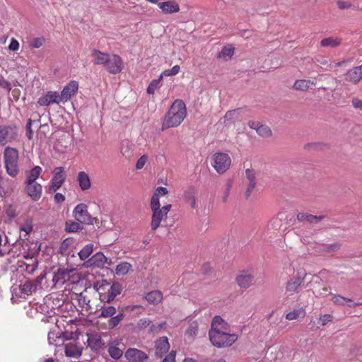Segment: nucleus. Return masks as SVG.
<instances>
[{"mask_svg":"<svg viewBox=\"0 0 362 362\" xmlns=\"http://www.w3.org/2000/svg\"><path fill=\"white\" fill-rule=\"evenodd\" d=\"M229 325L219 316H215L211 322L209 332L211 344L217 348H224L231 346L238 339L235 334H229Z\"/></svg>","mask_w":362,"mask_h":362,"instance_id":"f257e3e1","label":"nucleus"},{"mask_svg":"<svg viewBox=\"0 0 362 362\" xmlns=\"http://www.w3.org/2000/svg\"><path fill=\"white\" fill-rule=\"evenodd\" d=\"M187 116V108L181 99L175 100L166 113L162 124V130L178 127Z\"/></svg>","mask_w":362,"mask_h":362,"instance_id":"f03ea898","label":"nucleus"},{"mask_svg":"<svg viewBox=\"0 0 362 362\" xmlns=\"http://www.w3.org/2000/svg\"><path fill=\"white\" fill-rule=\"evenodd\" d=\"M95 287L98 292L100 300L103 303L112 302L122 291V286L119 283L111 284L106 280L97 283Z\"/></svg>","mask_w":362,"mask_h":362,"instance_id":"7ed1b4c3","label":"nucleus"},{"mask_svg":"<svg viewBox=\"0 0 362 362\" xmlns=\"http://www.w3.org/2000/svg\"><path fill=\"white\" fill-rule=\"evenodd\" d=\"M5 168L8 175L15 177L19 173V153L13 147L7 146L4 151Z\"/></svg>","mask_w":362,"mask_h":362,"instance_id":"20e7f679","label":"nucleus"},{"mask_svg":"<svg viewBox=\"0 0 362 362\" xmlns=\"http://www.w3.org/2000/svg\"><path fill=\"white\" fill-rule=\"evenodd\" d=\"M211 165L218 174L225 173L231 165V159L225 153H215L211 157Z\"/></svg>","mask_w":362,"mask_h":362,"instance_id":"39448f33","label":"nucleus"},{"mask_svg":"<svg viewBox=\"0 0 362 362\" xmlns=\"http://www.w3.org/2000/svg\"><path fill=\"white\" fill-rule=\"evenodd\" d=\"M18 136L15 125H0V144L4 146L12 142Z\"/></svg>","mask_w":362,"mask_h":362,"instance_id":"423d86ee","label":"nucleus"},{"mask_svg":"<svg viewBox=\"0 0 362 362\" xmlns=\"http://www.w3.org/2000/svg\"><path fill=\"white\" fill-rule=\"evenodd\" d=\"M66 178L64 168L63 167H57L53 170V177L50 181L49 192H55L58 190Z\"/></svg>","mask_w":362,"mask_h":362,"instance_id":"0eeeda50","label":"nucleus"},{"mask_svg":"<svg viewBox=\"0 0 362 362\" xmlns=\"http://www.w3.org/2000/svg\"><path fill=\"white\" fill-rule=\"evenodd\" d=\"M306 276L305 271L298 270L296 275L291 277L286 284L285 289L290 293L296 292L299 286L304 282Z\"/></svg>","mask_w":362,"mask_h":362,"instance_id":"6e6552de","label":"nucleus"},{"mask_svg":"<svg viewBox=\"0 0 362 362\" xmlns=\"http://www.w3.org/2000/svg\"><path fill=\"white\" fill-rule=\"evenodd\" d=\"M75 219L80 223H91L92 217L88 211V206L85 204H78L73 211Z\"/></svg>","mask_w":362,"mask_h":362,"instance_id":"1a4fd4ad","label":"nucleus"},{"mask_svg":"<svg viewBox=\"0 0 362 362\" xmlns=\"http://www.w3.org/2000/svg\"><path fill=\"white\" fill-rule=\"evenodd\" d=\"M107 61L108 62L106 63L105 67L109 73L117 74L122 71L123 69V61L119 55H110Z\"/></svg>","mask_w":362,"mask_h":362,"instance_id":"9d476101","label":"nucleus"},{"mask_svg":"<svg viewBox=\"0 0 362 362\" xmlns=\"http://www.w3.org/2000/svg\"><path fill=\"white\" fill-rule=\"evenodd\" d=\"M255 276L248 271H241L235 277V281L241 288H247L253 284Z\"/></svg>","mask_w":362,"mask_h":362,"instance_id":"9b49d317","label":"nucleus"},{"mask_svg":"<svg viewBox=\"0 0 362 362\" xmlns=\"http://www.w3.org/2000/svg\"><path fill=\"white\" fill-rule=\"evenodd\" d=\"M125 358L130 362H146L148 356V355L137 349H128L124 353Z\"/></svg>","mask_w":362,"mask_h":362,"instance_id":"f8f14e48","label":"nucleus"},{"mask_svg":"<svg viewBox=\"0 0 362 362\" xmlns=\"http://www.w3.org/2000/svg\"><path fill=\"white\" fill-rule=\"evenodd\" d=\"M78 89V83L76 81H71L65 86L59 94L62 103H66L69 100L72 95L76 94Z\"/></svg>","mask_w":362,"mask_h":362,"instance_id":"ddd939ff","label":"nucleus"},{"mask_svg":"<svg viewBox=\"0 0 362 362\" xmlns=\"http://www.w3.org/2000/svg\"><path fill=\"white\" fill-rule=\"evenodd\" d=\"M151 208L153 211L151 228L156 230L158 228V187L155 189L151 198Z\"/></svg>","mask_w":362,"mask_h":362,"instance_id":"4468645a","label":"nucleus"},{"mask_svg":"<svg viewBox=\"0 0 362 362\" xmlns=\"http://www.w3.org/2000/svg\"><path fill=\"white\" fill-rule=\"evenodd\" d=\"M62 103L59 94L57 91H48L46 94L40 96L37 100V103L40 106H49L51 104Z\"/></svg>","mask_w":362,"mask_h":362,"instance_id":"2eb2a0df","label":"nucleus"},{"mask_svg":"<svg viewBox=\"0 0 362 362\" xmlns=\"http://www.w3.org/2000/svg\"><path fill=\"white\" fill-rule=\"evenodd\" d=\"M25 191L32 200L38 201L42 193V187L37 182L25 183Z\"/></svg>","mask_w":362,"mask_h":362,"instance_id":"dca6fc26","label":"nucleus"},{"mask_svg":"<svg viewBox=\"0 0 362 362\" xmlns=\"http://www.w3.org/2000/svg\"><path fill=\"white\" fill-rule=\"evenodd\" d=\"M362 78V64L349 69L344 74L346 81L352 84H357Z\"/></svg>","mask_w":362,"mask_h":362,"instance_id":"f3484780","label":"nucleus"},{"mask_svg":"<svg viewBox=\"0 0 362 362\" xmlns=\"http://www.w3.org/2000/svg\"><path fill=\"white\" fill-rule=\"evenodd\" d=\"M197 189L193 186L188 187L183 192V199L185 202L192 209L197 207Z\"/></svg>","mask_w":362,"mask_h":362,"instance_id":"a211bd4d","label":"nucleus"},{"mask_svg":"<svg viewBox=\"0 0 362 362\" xmlns=\"http://www.w3.org/2000/svg\"><path fill=\"white\" fill-rule=\"evenodd\" d=\"M107 262V258L102 252L95 253L86 262V266H93L95 267L102 268Z\"/></svg>","mask_w":362,"mask_h":362,"instance_id":"6ab92c4d","label":"nucleus"},{"mask_svg":"<svg viewBox=\"0 0 362 362\" xmlns=\"http://www.w3.org/2000/svg\"><path fill=\"white\" fill-rule=\"evenodd\" d=\"M248 126L251 129H255L257 133L262 137H269L272 136V131L267 125L260 124L257 122L250 121L248 122Z\"/></svg>","mask_w":362,"mask_h":362,"instance_id":"aec40b11","label":"nucleus"},{"mask_svg":"<svg viewBox=\"0 0 362 362\" xmlns=\"http://www.w3.org/2000/svg\"><path fill=\"white\" fill-rule=\"evenodd\" d=\"M65 354L68 357L78 358L81 355L82 348L76 342H69L64 345Z\"/></svg>","mask_w":362,"mask_h":362,"instance_id":"412c9836","label":"nucleus"},{"mask_svg":"<svg viewBox=\"0 0 362 362\" xmlns=\"http://www.w3.org/2000/svg\"><path fill=\"white\" fill-rule=\"evenodd\" d=\"M160 9L166 14L177 13L180 11L179 4L175 1L160 2Z\"/></svg>","mask_w":362,"mask_h":362,"instance_id":"4be33fe9","label":"nucleus"},{"mask_svg":"<svg viewBox=\"0 0 362 362\" xmlns=\"http://www.w3.org/2000/svg\"><path fill=\"white\" fill-rule=\"evenodd\" d=\"M76 180L81 190L86 191L91 187L90 177L87 173L80 171L78 173Z\"/></svg>","mask_w":362,"mask_h":362,"instance_id":"5701e85b","label":"nucleus"},{"mask_svg":"<svg viewBox=\"0 0 362 362\" xmlns=\"http://www.w3.org/2000/svg\"><path fill=\"white\" fill-rule=\"evenodd\" d=\"M172 207L171 204H167L162 208H160V225L163 223V226H173L174 223V220L171 218H168V214L170 211Z\"/></svg>","mask_w":362,"mask_h":362,"instance_id":"b1692460","label":"nucleus"},{"mask_svg":"<svg viewBox=\"0 0 362 362\" xmlns=\"http://www.w3.org/2000/svg\"><path fill=\"white\" fill-rule=\"evenodd\" d=\"M92 57L93 58V63L96 65H106L108 62L107 59L110 54L104 53L98 49H93L92 51Z\"/></svg>","mask_w":362,"mask_h":362,"instance_id":"393cba45","label":"nucleus"},{"mask_svg":"<svg viewBox=\"0 0 362 362\" xmlns=\"http://www.w3.org/2000/svg\"><path fill=\"white\" fill-rule=\"evenodd\" d=\"M325 218L324 216H314L308 213H299L297 215V219L299 221L315 223L321 221Z\"/></svg>","mask_w":362,"mask_h":362,"instance_id":"a878e982","label":"nucleus"},{"mask_svg":"<svg viewBox=\"0 0 362 362\" xmlns=\"http://www.w3.org/2000/svg\"><path fill=\"white\" fill-rule=\"evenodd\" d=\"M315 86V83L306 79L296 80L293 84V88L297 90L306 91L308 89H312Z\"/></svg>","mask_w":362,"mask_h":362,"instance_id":"bb28decb","label":"nucleus"},{"mask_svg":"<svg viewBox=\"0 0 362 362\" xmlns=\"http://www.w3.org/2000/svg\"><path fill=\"white\" fill-rule=\"evenodd\" d=\"M42 168L40 166H35L30 170L26 172V180L25 183L37 182L36 180L40 176Z\"/></svg>","mask_w":362,"mask_h":362,"instance_id":"cd10ccee","label":"nucleus"},{"mask_svg":"<svg viewBox=\"0 0 362 362\" xmlns=\"http://www.w3.org/2000/svg\"><path fill=\"white\" fill-rule=\"evenodd\" d=\"M305 316V310L303 308L293 309L286 315L288 320H294L298 318H303Z\"/></svg>","mask_w":362,"mask_h":362,"instance_id":"c85d7f7f","label":"nucleus"},{"mask_svg":"<svg viewBox=\"0 0 362 362\" xmlns=\"http://www.w3.org/2000/svg\"><path fill=\"white\" fill-rule=\"evenodd\" d=\"M234 54V48L231 45L225 46L218 54V58L226 61L230 59Z\"/></svg>","mask_w":362,"mask_h":362,"instance_id":"c756f323","label":"nucleus"},{"mask_svg":"<svg viewBox=\"0 0 362 362\" xmlns=\"http://www.w3.org/2000/svg\"><path fill=\"white\" fill-rule=\"evenodd\" d=\"M321 46L325 47H337L341 44V40L338 38H334L332 37H326L321 40L320 42Z\"/></svg>","mask_w":362,"mask_h":362,"instance_id":"7c9ffc66","label":"nucleus"},{"mask_svg":"<svg viewBox=\"0 0 362 362\" xmlns=\"http://www.w3.org/2000/svg\"><path fill=\"white\" fill-rule=\"evenodd\" d=\"M132 264L124 262L120 264H119L115 269L116 274L117 276H124L126 275L131 269H132Z\"/></svg>","mask_w":362,"mask_h":362,"instance_id":"2f4dec72","label":"nucleus"},{"mask_svg":"<svg viewBox=\"0 0 362 362\" xmlns=\"http://www.w3.org/2000/svg\"><path fill=\"white\" fill-rule=\"evenodd\" d=\"M20 289L21 293L29 296L32 294L36 289V285L32 283L30 281H26L23 284L20 286Z\"/></svg>","mask_w":362,"mask_h":362,"instance_id":"473e14b6","label":"nucleus"},{"mask_svg":"<svg viewBox=\"0 0 362 362\" xmlns=\"http://www.w3.org/2000/svg\"><path fill=\"white\" fill-rule=\"evenodd\" d=\"M88 343L89 346H90L93 349L97 350L101 347V338L97 334L90 335L88 336Z\"/></svg>","mask_w":362,"mask_h":362,"instance_id":"72a5a7b5","label":"nucleus"},{"mask_svg":"<svg viewBox=\"0 0 362 362\" xmlns=\"http://www.w3.org/2000/svg\"><path fill=\"white\" fill-rule=\"evenodd\" d=\"M93 245L92 244L86 245L78 252V256L81 260H85L93 253Z\"/></svg>","mask_w":362,"mask_h":362,"instance_id":"f704fd0d","label":"nucleus"},{"mask_svg":"<svg viewBox=\"0 0 362 362\" xmlns=\"http://www.w3.org/2000/svg\"><path fill=\"white\" fill-rule=\"evenodd\" d=\"M331 299L332 302L336 305H344L346 303H352V300L348 298H345L340 295H333Z\"/></svg>","mask_w":362,"mask_h":362,"instance_id":"c9c22d12","label":"nucleus"},{"mask_svg":"<svg viewBox=\"0 0 362 362\" xmlns=\"http://www.w3.org/2000/svg\"><path fill=\"white\" fill-rule=\"evenodd\" d=\"M116 313V308L114 306H107L102 309L100 314L98 315L99 317H111Z\"/></svg>","mask_w":362,"mask_h":362,"instance_id":"e433bc0d","label":"nucleus"},{"mask_svg":"<svg viewBox=\"0 0 362 362\" xmlns=\"http://www.w3.org/2000/svg\"><path fill=\"white\" fill-rule=\"evenodd\" d=\"M238 111L235 110L228 111L223 117V123L225 125H229L234 122V118L237 116Z\"/></svg>","mask_w":362,"mask_h":362,"instance_id":"4c0bfd02","label":"nucleus"},{"mask_svg":"<svg viewBox=\"0 0 362 362\" xmlns=\"http://www.w3.org/2000/svg\"><path fill=\"white\" fill-rule=\"evenodd\" d=\"M160 355L163 353H167L170 349V344L168 342V339L167 337H160ZM161 358V356H160Z\"/></svg>","mask_w":362,"mask_h":362,"instance_id":"58836bf2","label":"nucleus"},{"mask_svg":"<svg viewBox=\"0 0 362 362\" xmlns=\"http://www.w3.org/2000/svg\"><path fill=\"white\" fill-rule=\"evenodd\" d=\"M180 66L175 65L171 69H168L164 71H163L160 74V81L164 76H175L180 71Z\"/></svg>","mask_w":362,"mask_h":362,"instance_id":"ea45409f","label":"nucleus"},{"mask_svg":"<svg viewBox=\"0 0 362 362\" xmlns=\"http://www.w3.org/2000/svg\"><path fill=\"white\" fill-rule=\"evenodd\" d=\"M197 332H198V324L197 322H191L189 325V326L185 332V333L187 336L192 337L197 335Z\"/></svg>","mask_w":362,"mask_h":362,"instance_id":"a19ab883","label":"nucleus"},{"mask_svg":"<svg viewBox=\"0 0 362 362\" xmlns=\"http://www.w3.org/2000/svg\"><path fill=\"white\" fill-rule=\"evenodd\" d=\"M108 352L114 359H119L123 354V352L118 347L112 346L109 348Z\"/></svg>","mask_w":362,"mask_h":362,"instance_id":"79ce46f5","label":"nucleus"},{"mask_svg":"<svg viewBox=\"0 0 362 362\" xmlns=\"http://www.w3.org/2000/svg\"><path fill=\"white\" fill-rule=\"evenodd\" d=\"M145 298L148 302L153 303V304H157V300L158 298V291H151L146 294Z\"/></svg>","mask_w":362,"mask_h":362,"instance_id":"37998d69","label":"nucleus"},{"mask_svg":"<svg viewBox=\"0 0 362 362\" xmlns=\"http://www.w3.org/2000/svg\"><path fill=\"white\" fill-rule=\"evenodd\" d=\"M124 315L122 313H119L115 317H111L109 321V325L112 327H116L119 323L123 320Z\"/></svg>","mask_w":362,"mask_h":362,"instance_id":"c03bdc74","label":"nucleus"},{"mask_svg":"<svg viewBox=\"0 0 362 362\" xmlns=\"http://www.w3.org/2000/svg\"><path fill=\"white\" fill-rule=\"evenodd\" d=\"M5 213L10 218H13L17 216L16 206L10 204L8 205L5 209Z\"/></svg>","mask_w":362,"mask_h":362,"instance_id":"a18cd8bd","label":"nucleus"},{"mask_svg":"<svg viewBox=\"0 0 362 362\" xmlns=\"http://www.w3.org/2000/svg\"><path fill=\"white\" fill-rule=\"evenodd\" d=\"M341 244L339 243H334L329 245H327L326 247L323 248L324 252H335L340 249Z\"/></svg>","mask_w":362,"mask_h":362,"instance_id":"49530a36","label":"nucleus"},{"mask_svg":"<svg viewBox=\"0 0 362 362\" xmlns=\"http://www.w3.org/2000/svg\"><path fill=\"white\" fill-rule=\"evenodd\" d=\"M33 230V224L31 221H27L21 227V231L25 232V235H29Z\"/></svg>","mask_w":362,"mask_h":362,"instance_id":"de8ad7c7","label":"nucleus"},{"mask_svg":"<svg viewBox=\"0 0 362 362\" xmlns=\"http://www.w3.org/2000/svg\"><path fill=\"white\" fill-rule=\"evenodd\" d=\"M158 88V80H153L147 88V93L148 94H154L156 90Z\"/></svg>","mask_w":362,"mask_h":362,"instance_id":"09e8293b","label":"nucleus"},{"mask_svg":"<svg viewBox=\"0 0 362 362\" xmlns=\"http://www.w3.org/2000/svg\"><path fill=\"white\" fill-rule=\"evenodd\" d=\"M45 42V39L42 37H35L30 42V47L33 48H40Z\"/></svg>","mask_w":362,"mask_h":362,"instance_id":"8fccbe9b","label":"nucleus"},{"mask_svg":"<svg viewBox=\"0 0 362 362\" xmlns=\"http://www.w3.org/2000/svg\"><path fill=\"white\" fill-rule=\"evenodd\" d=\"M333 319V316L330 314H325L320 317V322L322 326L326 325L328 322H331Z\"/></svg>","mask_w":362,"mask_h":362,"instance_id":"3c124183","label":"nucleus"},{"mask_svg":"<svg viewBox=\"0 0 362 362\" xmlns=\"http://www.w3.org/2000/svg\"><path fill=\"white\" fill-rule=\"evenodd\" d=\"M256 186V181H250L248 182L246 191H245V197L247 199L252 194V192L255 189Z\"/></svg>","mask_w":362,"mask_h":362,"instance_id":"603ef678","label":"nucleus"},{"mask_svg":"<svg viewBox=\"0 0 362 362\" xmlns=\"http://www.w3.org/2000/svg\"><path fill=\"white\" fill-rule=\"evenodd\" d=\"M147 159H148V158L145 155L140 157L136 162V168L137 170H140V169L143 168L147 161Z\"/></svg>","mask_w":362,"mask_h":362,"instance_id":"864d4df0","label":"nucleus"},{"mask_svg":"<svg viewBox=\"0 0 362 362\" xmlns=\"http://www.w3.org/2000/svg\"><path fill=\"white\" fill-rule=\"evenodd\" d=\"M351 105L356 110H359L362 111V100L358 99V98H353L351 100Z\"/></svg>","mask_w":362,"mask_h":362,"instance_id":"5fc2aeb1","label":"nucleus"},{"mask_svg":"<svg viewBox=\"0 0 362 362\" xmlns=\"http://www.w3.org/2000/svg\"><path fill=\"white\" fill-rule=\"evenodd\" d=\"M176 351H171L168 355L165 356L162 362H175Z\"/></svg>","mask_w":362,"mask_h":362,"instance_id":"6e6d98bb","label":"nucleus"},{"mask_svg":"<svg viewBox=\"0 0 362 362\" xmlns=\"http://www.w3.org/2000/svg\"><path fill=\"white\" fill-rule=\"evenodd\" d=\"M32 122H33L32 119H29L26 124V130H27L26 134H27V137L29 140H31L33 139V130L31 129Z\"/></svg>","mask_w":362,"mask_h":362,"instance_id":"4d7b16f0","label":"nucleus"},{"mask_svg":"<svg viewBox=\"0 0 362 362\" xmlns=\"http://www.w3.org/2000/svg\"><path fill=\"white\" fill-rule=\"evenodd\" d=\"M0 86L8 90L11 89V83L5 79L2 76H0Z\"/></svg>","mask_w":362,"mask_h":362,"instance_id":"13d9d810","label":"nucleus"},{"mask_svg":"<svg viewBox=\"0 0 362 362\" xmlns=\"http://www.w3.org/2000/svg\"><path fill=\"white\" fill-rule=\"evenodd\" d=\"M19 47H20V45H19L18 41L17 40H16L15 38H12L11 40V42L8 45L9 49L12 50V51H17L19 49Z\"/></svg>","mask_w":362,"mask_h":362,"instance_id":"bf43d9fd","label":"nucleus"},{"mask_svg":"<svg viewBox=\"0 0 362 362\" xmlns=\"http://www.w3.org/2000/svg\"><path fill=\"white\" fill-rule=\"evenodd\" d=\"M245 176L249 182L256 181L255 173L252 170L247 169L245 170Z\"/></svg>","mask_w":362,"mask_h":362,"instance_id":"052dcab7","label":"nucleus"},{"mask_svg":"<svg viewBox=\"0 0 362 362\" xmlns=\"http://www.w3.org/2000/svg\"><path fill=\"white\" fill-rule=\"evenodd\" d=\"M79 229V224L78 223L73 222L69 226H66V230L69 232H75Z\"/></svg>","mask_w":362,"mask_h":362,"instance_id":"680f3d73","label":"nucleus"},{"mask_svg":"<svg viewBox=\"0 0 362 362\" xmlns=\"http://www.w3.org/2000/svg\"><path fill=\"white\" fill-rule=\"evenodd\" d=\"M80 300H83V303L84 304H86V310H89L90 312H93V308L92 306V305L90 304V299H87V298L86 296H83V298H81Z\"/></svg>","mask_w":362,"mask_h":362,"instance_id":"e2e57ef3","label":"nucleus"},{"mask_svg":"<svg viewBox=\"0 0 362 362\" xmlns=\"http://www.w3.org/2000/svg\"><path fill=\"white\" fill-rule=\"evenodd\" d=\"M71 242V241L69 239H66L62 242L59 248L60 252L62 253L65 252L68 249Z\"/></svg>","mask_w":362,"mask_h":362,"instance_id":"0e129e2a","label":"nucleus"},{"mask_svg":"<svg viewBox=\"0 0 362 362\" xmlns=\"http://www.w3.org/2000/svg\"><path fill=\"white\" fill-rule=\"evenodd\" d=\"M54 202L56 203H62L65 200V197L62 193H56L54 197Z\"/></svg>","mask_w":362,"mask_h":362,"instance_id":"69168bd1","label":"nucleus"},{"mask_svg":"<svg viewBox=\"0 0 362 362\" xmlns=\"http://www.w3.org/2000/svg\"><path fill=\"white\" fill-rule=\"evenodd\" d=\"M230 188H231V183L230 182H228L227 183V187L226 189V192H225L224 196L223 197V202H226V200L228 199V197L229 195V193H230Z\"/></svg>","mask_w":362,"mask_h":362,"instance_id":"338daca9","label":"nucleus"},{"mask_svg":"<svg viewBox=\"0 0 362 362\" xmlns=\"http://www.w3.org/2000/svg\"><path fill=\"white\" fill-rule=\"evenodd\" d=\"M317 62L322 65H327L328 67H332L333 64L332 63H328L327 60L325 58L322 57L320 59H318Z\"/></svg>","mask_w":362,"mask_h":362,"instance_id":"774afa93","label":"nucleus"}]
</instances>
